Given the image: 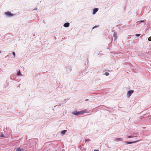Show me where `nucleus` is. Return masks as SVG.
Returning <instances> with one entry per match:
<instances>
[{
  "instance_id": "obj_1",
  "label": "nucleus",
  "mask_w": 151,
  "mask_h": 151,
  "mask_svg": "<svg viewBox=\"0 0 151 151\" xmlns=\"http://www.w3.org/2000/svg\"><path fill=\"white\" fill-rule=\"evenodd\" d=\"M85 111H73L72 112V114L75 115H78L79 114H83L85 113Z\"/></svg>"
},
{
  "instance_id": "obj_2",
  "label": "nucleus",
  "mask_w": 151,
  "mask_h": 151,
  "mask_svg": "<svg viewBox=\"0 0 151 151\" xmlns=\"http://www.w3.org/2000/svg\"><path fill=\"white\" fill-rule=\"evenodd\" d=\"M134 91L133 90H129L128 91L127 94V96L128 98H129L132 94L134 93Z\"/></svg>"
},
{
  "instance_id": "obj_3",
  "label": "nucleus",
  "mask_w": 151,
  "mask_h": 151,
  "mask_svg": "<svg viewBox=\"0 0 151 151\" xmlns=\"http://www.w3.org/2000/svg\"><path fill=\"white\" fill-rule=\"evenodd\" d=\"M5 14L9 17H11L14 16V14L11 13V12H5Z\"/></svg>"
},
{
  "instance_id": "obj_4",
  "label": "nucleus",
  "mask_w": 151,
  "mask_h": 151,
  "mask_svg": "<svg viewBox=\"0 0 151 151\" xmlns=\"http://www.w3.org/2000/svg\"><path fill=\"white\" fill-rule=\"evenodd\" d=\"M138 134H133L132 135L129 136H128L129 138H133L134 137H137Z\"/></svg>"
},
{
  "instance_id": "obj_5",
  "label": "nucleus",
  "mask_w": 151,
  "mask_h": 151,
  "mask_svg": "<svg viewBox=\"0 0 151 151\" xmlns=\"http://www.w3.org/2000/svg\"><path fill=\"white\" fill-rule=\"evenodd\" d=\"M140 141V140H138L137 141H133V142H126V143L128 144H132V143H135L137 142H138L139 141Z\"/></svg>"
},
{
  "instance_id": "obj_6",
  "label": "nucleus",
  "mask_w": 151,
  "mask_h": 151,
  "mask_svg": "<svg viewBox=\"0 0 151 151\" xmlns=\"http://www.w3.org/2000/svg\"><path fill=\"white\" fill-rule=\"evenodd\" d=\"M99 9L97 8H95L93 10V14H95L98 11Z\"/></svg>"
},
{
  "instance_id": "obj_7",
  "label": "nucleus",
  "mask_w": 151,
  "mask_h": 151,
  "mask_svg": "<svg viewBox=\"0 0 151 151\" xmlns=\"http://www.w3.org/2000/svg\"><path fill=\"white\" fill-rule=\"evenodd\" d=\"M70 23L69 22H66L63 24V26L65 27H68L69 26Z\"/></svg>"
},
{
  "instance_id": "obj_8",
  "label": "nucleus",
  "mask_w": 151,
  "mask_h": 151,
  "mask_svg": "<svg viewBox=\"0 0 151 151\" xmlns=\"http://www.w3.org/2000/svg\"><path fill=\"white\" fill-rule=\"evenodd\" d=\"M113 37L115 38L114 40H116L117 38V35L116 32H114L113 35Z\"/></svg>"
},
{
  "instance_id": "obj_9",
  "label": "nucleus",
  "mask_w": 151,
  "mask_h": 151,
  "mask_svg": "<svg viewBox=\"0 0 151 151\" xmlns=\"http://www.w3.org/2000/svg\"><path fill=\"white\" fill-rule=\"evenodd\" d=\"M72 69L71 68V67H68V68H67L66 69L67 71L68 72H69Z\"/></svg>"
},
{
  "instance_id": "obj_10",
  "label": "nucleus",
  "mask_w": 151,
  "mask_h": 151,
  "mask_svg": "<svg viewBox=\"0 0 151 151\" xmlns=\"http://www.w3.org/2000/svg\"><path fill=\"white\" fill-rule=\"evenodd\" d=\"M24 150L23 149H21L20 147H18L17 148L16 151H24Z\"/></svg>"
},
{
  "instance_id": "obj_11",
  "label": "nucleus",
  "mask_w": 151,
  "mask_h": 151,
  "mask_svg": "<svg viewBox=\"0 0 151 151\" xmlns=\"http://www.w3.org/2000/svg\"><path fill=\"white\" fill-rule=\"evenodd\" d=\"M66 132V130H63L61 131V133L62 134L64 135L65 134Z\"/></svg>"
},
{
  "instance_id": "obj_12",
  "label": "nucleus",
  "mask_w": 151,
  "mask_h": 151,
  "mask_svg": "<svg viewBox=\"0 0 151 151\" xmlns=\"http://www.w3.org/2000/svg\"><path fill=\"white\" fill-rule=\"evenodd\" d=\"M116 140H119V141H123V139L121 138H117L116 139Z\"/></svg>"
},
{
  "instance_id": "obj_13",
  "label": "nucleus",
  "mask_w": 151,
  "mask_h": 151,
  "mask_svg": "<svg viewBox=\"0 0 151 151\" xmlns=\"http://www.w3.org/2000/svg\"><path fill=\"white\" fill-rule=\"evenodd\" d=\"M17 75L18 76H21V72L20 71V70L19 71L17 72Z\"/></svg>"
},
{
  "instance_id": "obj_14",
  "label": "nucleus",
  "mask_w": 151,
  "mask_h": 151,
  "mask_svg": "<svg viewBox=\"0 0 151 151\" xmlns=\"http://www.w3.org/2000/svg\"><path fill=\"white\" fill-rule=\"evenodd\" d=\"M105 74L106 75V76H108L109 75V73H108V72H105Z\"/></svg>"
},
{
  "instance_id": "obj_15",
  "label": "nucleus",
  "mask_w": 151,
  "mask_h": 151,
  "mask_svg": "<svg viewBox=\"0 0 151 151\" xmlns=\"http://www.w3.org/2000/svg\"><path fill=\"white\" fill-rule=\"evenodd\" d=\"M99 27V25H97V26L96 25V26H95L93 27L92 29H94V28H96V27Z\"/></svg>"
},
{
  "instance_id": "obj_16",
  "label": "nucleus",
  "mask_w": 151,
  "mask_h": 151,
  "mask_svg": "<svg viewBox=\"0 0 151 151\" xmlns=\"http://www.w3.org/2000/svg\"><path fill=\"white\" fill-rule=\"evenodd\" d=\"M12 53L13 55H14V57H15V52H12Z\"/></svg>"
},
{
  "instance_id": "obj_17",
  "label": "nucleus",
  "mask_w": 151,
  "mask_h": 151,
  "mask_svg": "<svg viewBox=\"0 0 151 151\" xmlns=\"http://www.w3.org/2000/svg\"><path fill=\"white\" fill-rule=\"evenodd\" d=\"M91 141V140L90 139H86L85 140V142H88V141Z\"/></svg>"
},
{
  "instance_id": "obj_18",
  "label": "nucleus",
  "mask_w": 151,
  "mask_h": 151,
  "mask_svg": "<svg viewBox=\"0 0 151 151\" xmlns=\"http://www.w3.org/2000/svg\"><path fill=\"white\" fill-rule=\"evenodd\" d=\"M148 40L149 41H151V37H150L148 38Z\"/></svg>"
},
{
  "instance_id": "obj_19",
  "label": "nucleus",
  "mask_w": 151,
  "mask_h": 151,
  "mask_svg": "<svg viewBox=\"0 0 151 151\" xmlns=\"http://www.w3.org/2000/svg\"><path fill=\"white\" fill-rule=\"evenodd\" d=\"M0 137H4V136L3 134H2L0 135Z\"/></svg>"
},
{
  "instance_id": "obj_20",
  "label": "nucleus",
  "mask_w": 151,
  "mask_h": 151,
  "mask_svg": "<svg viewBox=\"0 0 151 151\" xmlns=\"http://www.w3.org/2000/svg\"><path fill=\"white\" fill-rule=\"evenodd\" d=\"M140 35V34H137L136 35V36L137 37H139Z\"/></svg>"
},
{
  "instance_id": "obj_21",
  "label": "nucleus",
  "mask_w": 151,
  "mask_h": 151,
  "mask_svg": "<svg viewBox=\"0 0 151 151\" xmlns=\"http://www.w3.org/2000/svg\"><path fill=\"white\" fill-rule=\"evenodd\" d=\"M60 105H60V104H59V105H56V106H54V107H56L57 106H60Z\"/></svg>"
},
{
  "instance_id": "obj_22",
  "label": "nucleus",
  "mask_w": 151,
  "mask_h": 151,
  "mask_svg": "<svg viewBox=\"0 0 151 151\" xmlns=\"http://www.w3.org/2000/svg\"><path fill=\"white\" fill-rule=\"evenodd\" d=\"M144 22V20H141V21H140V23H141L142 22Z\"/></svg>"
},
{
  "instance_id": "obj_23",
  "label": "nucleus",
  "mask_w": 151,
  "mask_h": 151,
  "mask_svg": "<svg viewBox=\"0 0 151 151\" xmlns=\"http://www.w3.org/2000/svg\"><path fill=\"white\" fill-rule=\"evenodd\" d=\"M37 8H35V9H34V10H37Z\"/></svg>"
},
{
  "instance_id": "obj_24",
  "label": "nucleus",
  "mask_w": 151,
  "mask_h": 151,
  "mask_svg": "<svg viewBox=\"0 0 151 151\" xmlns=\"http://www.w3.org/2000/svg\"><path fill=\"white\" fill-rule=\"evenodd\" d=\"M94 151H99L98 150H94Z\"/></svg>"
},
{
  "instance_id": "obj_25",
  "label": "nucleus",
  "mask_w": 151,
  "mask_h": 151,
  "mask_svg": "<svg viewBox=\"0 0 151 151\" xmlns=\"http://www.w3.org/2000/svg\"><path fill=\"white\" fill-rule=\"evenodd\" d=\"M89 100L88 99H86V100H85V101H88V100Z\"/></svg>"
},
{
  "instance_id": "obj_26",
  "label": "nucleus",
  "mask_w": 151,
  "mask_h": 151,
  "mask_svg": "<svg viewBox=\"0 0 151 151\" xmlns=\"http://www.w3.org/2000/svg\"><path fill=\"white\" fill-rule=\"evenodd\" d=\"M112 32H114V30H113L112 31Z\"/></svg>"
},
{
  "instance_id": "obj_27",
  "label": "nucleus",
  "mask_w": 151,
  "mask_h": 151,
  "mask_svg": "<svg viewBox=\"0 0 151 151\" xmlns=\"http://www.w3.org/2000/svg\"><path fill=\"white\" fill-rule=\"evenodd\" d=\"M1 51L0 50V54L1 53Z\"/></svg>"
},
{
  "instance_id": "obj_28",
  "label": "nucleus",
  "mask_w": 151,
  "mask_h": 151,
  "mask_svg": "<svg viewBox=\"0 0 151 151\" xmlns=\"http://www.w3.org/2000/svg\"><path fill=\"white\" fill-rule=\"evenodd\" d=\"M12 78H13V77H11V78L12 79H13Z\"/></svg>"
},
{
  "instance_id": "obj_29",
  "label": "nucleus",
  "mask_w": 151,
  "mask_h": 151,
  "mask_svg": "<svg viewBox=\"0 0 151 151\" xmlns=\"http://www.w3.org/2000/svg\"><path fill=\"white\" fill-rule=\"evenodd\" d=\"M12 78H13V77H11V78L12 79H13Z\"/></svg>"
}]
</instances>
